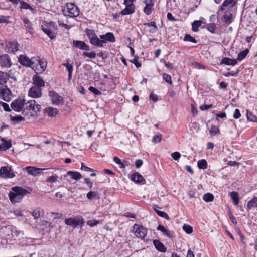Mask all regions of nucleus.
<instances>
[{"label":"nucleus","instance_id":"3c124183","mask_svg":"<svg viewBox=\"0 0 257 257\" xmlns=\"http://www.w3.org/2000/svg\"><path fill=\"white\" fill-rule=\"evenodd\" d=\"M58 176L55 175L48 177L46 178V181L47 183H52L55 182L58 180Z\"/></svg>","mask_w":257,"mask_h":257},{"label":"nucleus","instance_id":"052dcab7","mask_svg":"<svg viewBox=\"0 0 257 257\" xmlns=\"http://www.w3.org/2000/svg\"><path fill=\"white\" fill-rule=\"evenodd\" d=\"M163 79L164 80H165V81L169 83V84H171L172 83V81H171V77L170 75H169V74H166V73H164L163 75Z\"/></svg>","mask_w":257,"mask_h":257},{"label":"nucleus","instance_id":"ddd939ff","mask_svg":"<svg viewBox=\"0 0 257 257\" xmlns=\"http://www.w3.org/2000/svg\"><path fill=\"white\" fill-rule=\"evenodd\" d=\"M18 62L22 65L27 67H31L35 62L25 55H20L18 58Z\"/></svg>","mask_w":257,"mask_h":257},{"label":"nucleus","instance_id":"393cba45","mask_svg":"<svg viewBox=\"0 0 257 257\" xmlns=\"http://www.w3.org/2000/svg\"><path fill=\"white\" fill-rule=\"evenodd\" d=\"M12 94V92L6 85L0 86V96H10Z\"/></svg>","mask_w":257,"mask_h":257},{"label":"nucleus","instance_id":"20e7f679","mask_svg":"<svg viewBox=\"0 0 257 257\" xmlns=\"http://www.w3.org/2000/svg\"><path fill=\"white\" fill-rule=\"evenodd\" d=\"M99 38L100 42H99L98 47H103V44L107 42L114 43L116 41L114 34L111 32H108L105 34L101 35L99 36Z\"/></svg>","mask_w":257,"mask_h":257},{"label":"nucleus","instance_id":"6e6d98bb","mask_svg":"<svg viewBox=\"0 0 257 257\" xmlns=\"http://www.w3.org/2000/svg\"><path fill=\"white\" fill-rule=\"evenodd\" d=\"M161 139L162 135L158 133V134H156L153 137L152 139V142L154 143H159L161 141Z\"/></svg>","mask_w":257,"mask_h":257},{"label":"nucleus","instance_id":"9b49d317","mask_svg":"<svg viewBox=\"0 0 257 257\" xmlns=\"http://www.w3.org/2000/svg\"><path fill=\"white\" fill-rule=\"evenodd\" d=\"M47 61L44 59L38 60V64L32 66V68L37 73H42L45 71L47 67Z\"/></svg>","mask_w":257,"mask_h":257},{"label":"nucleus","instance_id":"7c9ffc66","mask_svg":"<svg viewBox=\"0 0 257 257\" xmlns=\"http://www.w3.org/2000/svg\"><path fill=\"white\" fill-rule=\"evenodd\" d=\"M67 174L70 176L71 178L75 180H79L82 177L81 174L76 171H69L67 172Z\"/></svg>","mask_w":257,"mask_h":257},{"label":"nucleus","instance_id":"b1692460","mask_svg":"<svg viewBox=\"0 0 257 257\" xmlns=\"http://www.w3.org/2000/svg\"><path fill=\"white\" fill-rule=\"evenodd\" d=\"M20 4L21 9L29 10L33 14H35L36 13L35 7H33L28 3L21 0Z\"/></svg>","mask_w":257,"mask_h":257},{"label":"nucleus","instance_id":"473e14b6","mask_svg":"<svg viewBox=\"0 0 257 257\" xmlns=\"http://www.w3.org/2000/svg\"><path fill=\"white\" fill-rule=\"evenodd\" d=\"M257 207V197H253L247 204V208L251 210L253 208Z\"/></svg>","mask_w":257,"mask_h":257},{"label":"nucleus","instance_id":"4be33fe9","mask_svg":"<svg viewBox=\"0 0 257 257\" xmlns=\"http://www.w3.org/2000/svg\"><path fill=\"white\" fill-rule=\"evenodd\" d=\"M44 113L49 117H55L58 114L59 110L52 107H48L45 109Z\"/></svg>","mask_w":257,"mask_h":257},{"label":"nucleus","instance_id":"72a5a7b5","mask_svg":"<svg viewBox=\"0 0 257 257\" xmlns=\"http://www.w3.org/2000/svg\"><path fill=\"white\" fill-rule=\"evenodd\" d=\"M146 4V6L144 8V12L145 14L149 15L151 14L153 10V4L152 3H147V1H144Z\"/></svg>","mask_w":257,"mask_h":257},{"label":"nucleus","instance_id":"680f3d73","mask_svg":"<svg viewBox=\"0 0 257 257\" xmlns=\"http://www.w3.org/2000/svg\"><path fill=\"white\" fill-rule=\"evenodd\" d=\"M9 18H10L9 16H4L0 15V23H9L10 22L9 21Z\"/></svg>","mask_w":257,"mask_h":257},{"label":"nucleus","instance_id":"c03bdc74","mask_svg":"<svg viewBox=\"0 0 257 257\" xmlns=\"http://www.w3.org/2000/svg\"><path fill=\"white\" fill-rule=\"evenodd\" d=\"M232 15L231 13L226 14L223 16L222 21L227 24H230L232 22Z\"/></svg>","mask_w":257,"mask_h":257},{"label":"nucleus","instance_id":"a211bd4d","mask_svg":"<svg viewBox=\"0 0 257 257\" xmlns=\"http://www.w3.org/2000/svg\"><path fill=\"white\" fill-rule=\"evenodd\" d=\"M26 170L28 173L33 176H36L38 174L42 172L43 170H47L46 168H38L34 167L27 166L25 168Z\"/></svg>","mask_w":257,"mask_h":257},{"label":"nucleus","instance_id":"e433bc0d","mask_svg":"<svg viewBox=\"0 0 257 257\" xmlns=\"http://www.w3.org/2000/svg\"><path fill=\"white\" fill-rule=\"evenodd\" d=\"M230 196L234 204L238 205L239 202L238 193L236 192L232 191L230 193Z\"/></svg>","mask_w":257,"mask_h":257},{"label":"nucleus","instance_id":"4468645a","mask_svg":"<svg viewBox=\"0 0 257 257\" xmlns=\"http://www.w3.org/2000/svg\"><path fill=\"white\" fill-rule=\"evenodd\" d=\"M12 63L11 61L10 56L4 54L0 55V66L3 68H9L12 65Z\"/></svg>","mask_w":257,"mask_h":257},{"label":"nucleus","instance_id":"423d86ee","mask_svg":"<svg viewBox=\"0 0 257 257\" xmlns=\"http://www.w3.org/2000/svg\"><path fill=\"white\" fill-rule=\"evenodd\" d=\"M85 33L90 40V43L94 46L98 47L100 38L97 37L94 30L90 29H86Z\"/></svg>","mask_w":257,"mask_h":257},{"label":"nucleus","instance_id":"58836bf2","mask_svg":"<svg viewBox=\"0 0 257 257\" xmlns=\"http://www.w3.org/2000/svg\"><path fill=\"white\" fill-rule=\"evenodd\" d=\"M52 103L56 105L62 106L64 104L63 97H53Z\"/></svg>","mask_w":257,"mask_h":257},{"label":"nucleus","instance_id":"dca6fc26","mask_svg":"<svg viewBox=\"0 0 257 257\" xmlns=\"http://www.w3.org/2000/svg\"><path fill=\"white\" fill-rule=\"evenodd\" d=\"M73 46L82 50L89 51L90 50V47L83 41L73 40Z\"/></svg>","mask_w":257,"mask_h":257},{"label":"nucleus","instance_id":"39448f33","mask_svg":"<svg viewBox=\"0 0 257 257\" xmlns=\"http://www.w3.org/2000/svg\"><path fill=\"white\" fill-rule=\"evenodd\" d=\"M147 229L144 228L142 225L135 224L133 226V231L135 235L138 238L144 239L147 233Z\"/></svg>","mask_w":257,"mask_h":257},{"label":"nucleus","instance_id":"aec40b11","mask_svg":"<svg viewBox=\"0 0 257 257\" xmlns=\"http://www.w3.org/2000/svg\"><path fill=\"white\" fill-rule=\"evenodd\" d=\"M18 43L16 41L9 42L6 45L8 52L9 53L16 52L18 50Z\"/></svg>","mask_w":257,"mask_h":257},{"label":"nucleus","instance_id":"49530a36","mask_svg":"<svg viewBox=\"0 0 257 257\" xmlns=\"http://www.w3.org/2000/svg\"><path fill=\"white\" fill-rule=\"evenodd\" d=\"M198 167L200 169H205L207 168V162L205 159H201L197 162Z\"/></svg>","mask_w":257,"mask_h":257},{"label":"nucleus","instance_id":"f8f14e48","mask_svg":"<svg viewBox=\"0 0 257 257\" xmlns=\"http://www.w3.org/2000/svg\"><path fill=\"white\" fill-rule=\"evenodd\" d=\"M0 176L5 178H12L15 177V175L11 167L7 166L1 167Z\"/></svg>","mask_w":257,"mask_h":257},{"label":"nucleus","instance_id":"bb28decb","mask_svg":"<svg viewBox=\"0 0 257 257\" xmlns=\"http://www.w3.org/2000/svg\"><path fill=\"white\" fill-rule=\"evenodd\" d=\"M157 230L161 231L164 235H166L169 238L173 237V232L167 229L164 226L159 224L157 227Z\"/></svg>","mask_w":257,"mask_h":257},{"label":"nucleus","instance_id":"09e8293b","mask_svg":"<svg viewBox=\"0 0 257 257\" xmlns=\"http://www.w3.org/2000/svg\"><path fill=\"white\" fill-rule=\"evenodd\" d=\"M183 230L187 234H191L193 232V228L189 225L184 224L183 226Z\"/></svg>","mask_w":257,"mask_h":257},{"label":"nucleus","instance_id":"de8ad7c7","mask_svg":"<svg viewBox=\"0 0 257 257\" xmlns=\"http://www.w3.org/2000/svg\"><path fill=\"white\" fill-rule=\"evenodd\" d=\"M184 41L191 42L195 44L197 42V40L194 37H192L190 34H186L185 35Z\"/></svg>","mask_w":257,"mask_h":257},{"label":"nucleus","instance_id":"e2e57ef3","mask_svg":"<svg viewBox=\"0 0 257 257\" xmlns=\"http://www.w3.org/2000/svg\"><path fill=\"white\" fill-rule=\"evenodd\" d=\"M81 169L83 171H86V172H92L93 171V169L90 168L85 166L83 163H81Z\"/></svg>","mask_w":257,"mask_h":257},{"label":"nucleus","instance_id":"5701e85b","mask_svg":"<svg viewBox=\"0 0 257 257\" xmlns=\"http://www.w3.org/2000/svg\"><path fill=\"white\" fill-rule=\"evenodd\" d=\"M153 244L155 246L156 249L160 252H165L166 251V248L165 247L163 243L160 242L158 240H154Z\"/></svg>","mask_w":257,"mask_h":257},{"label":"nucleus","instance_id":"c756f323","mask_svg":"<svg viewBox=\"0 0 257 257\" xmlns=\"http://www.w3.org/2000/svg\"><path fill=\"white\" fill-rule=\"evenodd\" d=\"M86 197L90 200L95 199H99L100 198L99 193L97 191H90L87 193Z\"/></svg>","mask_w":257,"mask_h":257},{"label":"nucleus","instance_id":"6ab92c4d","mask_svg":"<svg viewBox=\"0 0 257 257\" xmlns=\"http://www.w3.org/2000/svg\"><path fill=\"white\" fill-rule=\"evenodd\" d=\"M131 180L137 183H146V180L143 176L138 172H135L132 174Z\"/></svg>","mask_w":257,"mask_h":257},{"label":"nucleus","instance_id":"2f4dec72","mask_svg":"<svg viewBox=\"0 0 257 257\" xmlns=\"http://www.w3.org/2000/svg\"><path fill=\"white\" fill-rule=\"evenodd\" d=\"M9 78V75L4 72L0 71V85L6 83Z\"/></svg>","mask_w":257,"mask_h":257},{"label":"nucleus","instance_id":"6e6552de","mask_svg":"<svg viewBox=\"0 0 257 257\" xmlns=\"http://www.w3.org/2000/svg\"><path fill=\"white\" fill-rule=\"evenodd\" d=\"M25 101V100L24 98L18 97L17 99L12 102L11 104L12 109L16 112L22 111L24 109Z\"/></svg>","mask_w":257,"mask_h":257},{"label":"nucleus","instance_id":"13d9d810","mask_svg":"<svg viewBox=\"0 0 257 257\" xmlns=\"http://www.w3.org/2000/svg\"><path fill=\"white\" fill-rule=\"evenodd\" d=\"M67 69L68 72V80H70L71 79L72 76L73 66L71 64L69 67H67Z\"/></svg>","mask_w":257,"mask_h":257},{"label":"nucleus","instance_id":"c85d7f7f","mask_svg":"<svg viewBox=\"0 0 257 257\" xmlns=\"http://www.w3.org/2000/svg\"><path fill=\"white\" fill-rule=\"evenodd\" d=\"M220 63L226 65L234 66L237 64V60L235 59H232L229 58L225 57L222 59Z\"/></svg>","mask_w":257,"mask_h":257},{"label":"nucleus","instance_id":"5fc2aeb1","mask_svg":"<svg viewBox=\"0 0 257 257\" xmlns=\"http://www.w3.org/2000/svg\"><path fill=\"white\" fill-rule=\"evenodd\" d=\"M216 28V25L214 23H212L208 25L207 29L211 33L213 34L215 33Z\"/></svg>","mask_w":257,"mask_h":257},{"label":"nucleus","instance_id":"4c0bfd02","mask_svg":"<svg viewBox=\"0 0 257 257\" xmlns=\"http://www.w3.org/2000/svg\"><path fill=\"white\" fill-rule=\"evenodd\" d=\"M202 22L201 20L194 21L192 23V30L194 32H197L199 31V27L201 26Z\"/></svg>","mask_w":257,"mask_h":257},{"label":"nucleus","instance_id":"774afa93","mask_svg":"<svg viewBox=\"0 0 257 257\" xmlns=\"http://www.w3.org/2000/svg\"><path fill=\"white\" fill-rule=\"evenodd\" d=\"M241 116V113L238 109H235L233 114V118L238 119Z\"/></svg>","mask_w":257,"mask_h":257},{"label":"nucleus","instance_id":"603ef678","mask_svg":"<svg viewBox=\"0 0 257 257\" xmlns=\"http://www.w3.org/2000/svg\"><path fill=\"white\" fill-rule=\"evenodd\" d=\"M82 55L89 58H95L96 57V53L94 51L91 52H84Z\"/></svg>","mask_w":257,"mask_h":257},{"label":"nucleus","instance_id":"4d7b16f0","mask_svg":"<svg viewBox=\"0 0 257 257\" xmlns=\"http://www.w3.org/2000/svg\"><path fill=\"white\" fill-rule=\"evenodd\" d=\"M209 132L211 135H215L219 132V130L217 127L212 126L210 128Z\"/></svg>","mask_w":257,"mask_h":257},{"label":"nucleus","instance_id":"ea45409f","mask_svg":"<svg viewBox=\"0 0 257 257\" xmlns=\"http://www.w3.org/2000/svg\"><path fill=\"white\" fill-rule=\"evenodd\" d=\"M33 242L31 239L23 238L19 242V245L21 246H28L33 244Z\"/></svg>","mask_w":257,"mask_h":257},{"label":"nucleus","instance_id":"f257e3e1","mask_svg":"<svg viewBox=\"0 0 257 257\" xmlns=\"http://www.w3.org/2000/svg\"><path fill=\"white\" fill-rule=\"evenodd\" d=\"M12 190V191L9 193V197L13 203H20L25 195L30 193L27 190L20 187H13Z\"/></svg>","mask_w":257,"mask_h":257},{"label":"nucleus","instance_id":"9d476101","mask_svg":"<svg viewBox=\"0 0 257 257\" xmlns=\"http://www.w3.org/2000/svg\"><path fill=\"white\" fill-rule=\"evenodd\" d=\"M65 223L67 225L75 228L79 225H83L84 221L82 217L77 216V217H70L66 219L65 220Z\"/></svg>","mask_w":257,"mask_h":257},{"label":"nucleus","instance_id":"f03ea898","mask_svg":"<svg viewBox=\"0 0 257 257\" xmlns=\"http://www.w3.org/2000/svg\"><path fill=\"white\" fill-rule=\"evenodd\" d=\"M41 108V105L36 104V102L34 100H29L27 102L25 101L22 114L24 115L35 116L37 114V112L40 111Z\"/></svg>","mask_w":257,"mask_h":257},{"label":"nucleus","instance_id":"37998d69","mask_svg":"<svg viewBox=\"0 0 257 257\" xmlns=\"http://www.w3.org/2000/svg\"><path fill=\"white\" fill-rule=\"evenodd\" d=\"M113 161L117 164L120 165L121 168H124L125 167V166L127 165V164H126V161L124 160L123 162H122L121 159L117 157V156H115L113 157Z\"/></svg>","mask_w":257,"mask_h":257},{"label":"nucleus","instance_id":"bf43d9fd","mask_svg":"<svg viewBox=\"0 0 257 257\" xmlns=\"http://www.w3.org/2000/svg\"><path fill=\"white\" fill-rule=\"evenodd\" d=\"M171 156L174 160L177 161L180 158L181 154L178 152H175L172 153Z\"/></svg>","mask_w":257,"mask_h":257},{"label":"nucleus","instance_id":"412c9836","mask_svg":"<svg viewBox=\"0 0 257 257\" xmlns=\"http://www.w3.org/2000/svg\"><path fill=\"white\" fill-rule=\"evenodd\" d=\"M124 4L126 6V7L121 12V14L122 15L131 14L135 12V6L133 4Z\"/></svg>","mask_w":257,"mask_h":257},{"label":"nucleus","instance_id":"a19ab883","mask_svg":"<svg viewBox=\"0 0 257 257\" xmlns=\"http://www.w3.org/2000/svg\"><path fill=\"white\" fill-rule=\"evenodd\" d=\"M248 52H249V50L248 49H246L244 50L241 51L238 54V56H237L236 60H238L239 61H242L245 58V57L246 56V55H247Z\"/></svg>","mask_w":257,"mask_h":257},{"label":"nucleus","instance_id":"2eb2a0df","mask_svg":"<svg viewBox=\"0 0 257 257\" xmlns=\"http://www.w3.org/2000/svg\"><path fill=\"white\" fill-rule=\"evenodd\" d=\"M5 229H6V233L8 236L14 239H16L20 233V232L15 227L9 226L6 227Z\"/></svg>","mask_w":257,"mask_h":257},{"label":"nucleus","instance_id":"69168bd1","mask_svg":"<svg viewBox=\"0 0 257 257\" xmlns=\"http://www.w3.org/2000/svg\"><path fill=\"white\" fill-rule=\"evenodd\" d=\"M0 104L2 105L3 109L6 111H7V112L11 111V109L10 108L9 106V105L7 103H5V102H1Z\"/></svg>","mask_w":257,"mask_h":257},{"label":"nucleus","instance_id":"79ce46f5","mask_svg":"<svg viewBox=\"0 0 257 257\" xmlns=\"http://www.w3.org/2000/svg\"><path fill=\"white\" fill-rule=\"evenodd\" d=\"M246 116L248 121L254 122H257V116L248 110H247Z\"/></svg>","mask_w":257,"mask_h":257},{"label":"nucleus","instance_id":"a18cd8bd","mask_svg":"<svg viewBox=\"0 0 257 257\" xmlns=\"http://www.w3.org/2000/svg\"><path fill=\"white\" fill-rule=\"evenodd\" d=\"M214 196L210 193H207L204 194L203 199L206 202H212L214 200Z\"/></svg>","mask_w":257,"mask_h":257},{"label":"nucleus","instance_id":"a878e982","mask_svg":"<svg viewBox=\"0 0 257 257\" xmlns=\"http://www.w3.org/2000/svg\"><path fill=\"white\" fill-rule=\"evenodd\" d=\"M235 4L236 2L234 0H225L220 6L219 10L223 11L225 7L232 8Z\"/></svg>","mask_w":257,"mask_h":257},{"label":"nucleus","instance_id":"f704fd0d","mask_svg":"<svg viewBox=\"0 0 257 257\" xmlns=\"http://www.w3.org/2000/svg\"><path fill=\"white\" fill-rule=\"evenodd\" d=\"M157 207H158L156 205H154V206H153V209L155 211L156 214L158 216H160L161 217L164 218L166 219L167 220H169L170 219V217H169L168 214L164 212H163V211H160V210H158L157 209Z\"/></svg>","mask_w":257,"mask_h":257},{"label":"nucleus","instance_id":"864d4df0","mask_svg":"<svg viewBox=\"0 0 257 257\" xmlns=\"http://www.w3.org/2000/svg\"><path fill=\"white\" fill-rule=\"evenodd\" d=\"M99 223V220H97L96 219H93V220H88L87 222V224L91 227H93V226L97 225Z\"/></svg>","mask_w":257,"mask_h":257},{"label":"nucleus","instance_id":"1a4fd4ad","mask_svg":"<svg viewBox=\"0 0 257 257\" xmlns=\"http://www.w3.org/2000/svg\"><path fill=\"white\" fill-rule=\"evenodd\" d=\"M42 29L50 39H53L55 37V29L54 26V23L52 22L42 26Z\"/></svg>","mask_w":257,"mask_h":257},{"label":"nucleus","instance_id":"0eeeda50","mask_svg":"<svg viewBox=\"0 0 257 257\" xmlns=\"http://www.w3.org/2000/svg\"><path fill=\"white\" fill-rule=\"evenodd\" d=\"M66 8V12L68 14L66 13L65 14L70 17H76L79 16L80 13L79 9L74 4L72 3L67 4Z\"/></svg>","mask_w":257,"mask_h":257},{"label":"nucleus","instance_id":"cd10ccee","mask_svg":"<svg viewBox=\"0 0 257 257\" xmlns=\"http://www.w3.org/2000/svg\"><path fill=\"white\" fill-rule=\"evenodd\" d=\"M23 22L24 23V27L27 32L32 35L33 34V29L32 27L31 23L29 20L27 18H24L23 19Z\"/></svg>","mask_w":257,"mask_h":257},{"label":"nucleus","instance_id":"338daca9","mask_svg":"<svg viewBox=\"0 0 257 257\" xmlns=\"http://www.w3.org/2000/svg\"><path fill=\"white\" fill-rule=\"evenodd\" d=\"M84 182L88 185L90 189L92 188L93 183L89 178H85Z\"/></svg>","mask_w":257,"mask_h":257},{"label":"nucleus","instance_id":"7ed1b4c3","mask_svg":"<svg viewBox=\"0 0 257 257\" xmlns=\"http://www.w3.org/2000/svg\"><path fill=\"white\" fill-rule=\"evenodd\" d=\"M34 86L32 87L29 91L28 96H41V87L45 85L44 81L42 78L39 76L34 75L33 78Z\"/></svg>","mask_w":257,"mask_h":257},{"label":"nucleus","instance_id":"0e129e2a","mask_svg":"<svg viewBox=\"0 0 257 257\" xmlns=\"http://www.w3.org/2000/svg\"><path fill=\"white\" fill-rule=\"evenodd\" d=\"M89 90L95 95L101 94L100 91L94 87H89Z\"/></svg>","mask_w":257,"mask_h":257},{"label":"nucleus","instance_id":"f3484780","mask_svg":"<svg viewBox=\"0 0 257 257\" xmlns=\"http://www.w3.org/2000/svg\"><path fill=\"white\" fill-rule=\"evenodd\" d=\"M0 140L3 142L0 143V151H4L12 147V141L11 140H7L4 138L0 136Z\"/></svg>","mask_w":257,"mask_h":257},{"label":"nucleus","instance_id":"c9c22d12","mask_svg":"<svg viewBox=\"0 0 257 257\" xmlns=\"http://www.w3.org/2000/svg\"><path fill=\"white\" fill-rule=\"evenodd\" d=\"M43 210L41 209L40 208H37L36 209H34L31 213L32 215L35 219H37L43 215Z\"/></svg>","mask_w":257,"mask_h":257},{"label":"nucleus","instance_id":"8fccbe9b","mask_svg":"<svg viewBox=\"0 0 257 257\" xmlns=\"http://www.w3.org/2000/svg\"><path fill=\"white\" fill-rule=\"evenodd\" d=\"M10 117L11 120L12 121L18 122V121H22L25 120L24 117H23L21 116H20V115L14 116L11 115L10 116Z\"/></svg>","mask_w":257,"mask_h":257}]
</instances>
